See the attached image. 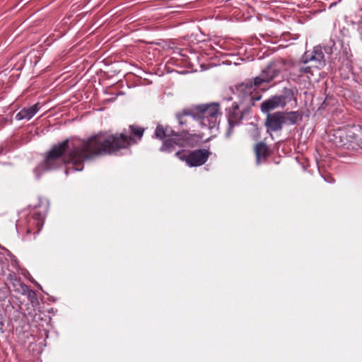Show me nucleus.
Segmentation results:
<instances>
[{"mask_svg":"<svg viewBox=\"0 0 362 362\" xmlns=\"http://www.w3.org/2000/svg\"><path fill=\"white\" fill-rule=\"evenodd\" d=\"M355 142L358 144V146L355 150H358L359 148L362 149V134L361 135L356 134V139H354Z\"/></svg>","mask_w":362,"mask_h":362,"instance_id":"5701e85b","label":"nucleus"},{"mask_svg":"<svg viewBox=\"0 0 362 362\" xmlns=\"http://www.w3.org/2000/svg\"><path fill=\"white\" fill-rule=\"evenodd\" d=\"M281 72V67L279 64L276 63H271L265 69L262 70L261 74L266 79L267 83H269L278 77Z\"/></svg>","mask_w":362,"mask_h":362,"instance_id":"2eb2a0df","label":"nucleus"},{"mask_svg":"<svg viewBox=\"0 0 362 362\" xmlns=\"http://www.w3.org/2000/svg\"><path fill=\"white\" fill-rule=\"evenodd\" d=\"M197 114V125L204 128L213 129L216 127L221 112L217 103L204 104L194 107Z\"/></svg>","mask_w":362,"mask_h":362,"instance_id":"20e7f679","label":"nucleus"},{"mask_svg":"<svg viewBox=\"0 0 362 362\" xmlns=\"http://www.w3.org/2000/svg\"><path fill=\"white\" fill-rule=\"evenodd\" d=\"M180 136L183 140L184 148L185 146L193 147L199 144L203 139V134H191L188 130H183L180 132Z\"/></svg>","mask_w":362,"mask_h":362,"instance_id":"dca6fc26","label":"nucleus"},{"mask_svg":"<svg viewBox=\"0 0 362 362\" xmlns=\"http://www.w3.org/2000/svg\"><path fill=\"white\" fill-rule=\"evenodd\" d=\"M293 90L284 88L282 95H275L264 100L260 105V110L263 113L267 114V115L272 114V111L279 107H284L287 103L293 99Z\"/></svg>","mask_w":362,"mask_h":362,"instance_id":"0eeeda50","label":"nucleus"},{"mask_svg":"<svg viewBox=\"0 0 362 362\" xmlns=\"http://www.w3.org/2000/svg\"><path fill=\"white\" fill-rule=\"evenodd\" d=\"M183 142L182 138L179 134L176 136L164 139L159 150L166 153H176L177 146L181 148H184Z\"/></svg>","mask_w":362,"mask_h":362,"instance_id":"f8f14e48","label":"nucleus"},{"mask_svg":"<svg viewBox=\"0 0 362 362\" xmlns=\"http://www.w3.org/2000/svg\"><path fill=\"white\" fill-rule=\"evenodd\" d=\"M324 52L329 55H331L333 52L332 46H325L323 47Z\"/></svg>","mask_w":362,"mask_h":362,"instance_id":"b1692460","label":"nucleus"},{"mask_svg":"<svg viewBox=\"0 0 362 362\" xmlns=\"http://www.w3.org/2000/svg\"><path fill=\"white\" fill-rule=\"evenodd\" d=\"M144 131L145 129L140 126L131 124L128 129H124L120 133L100 132L88 139L85 148H89L90 151L82 158L115 154L120 150L136 144L143 137Z\"/></svg>","mask_w":362,"mask_h":362,"instance_id":"f257e3e1","label":"nucleus"},{"mask_svg":"<svg viewBox=\"0 0 362 362\" xmlns=\"http://www.w3.org/2000/svg\"><path fill=\"white\" fill-rule=\"evenodd\" d=\"M325 181H327V182H330V183H332V182H334V178H333V177H328L327 178H325Z\"/></svg>","mask_w":362,"mask_h":362,"instance_id":"a878e982","label":"nucleus"},{"mask_svg":"<svg viewBox=\"0 0 362 362\" xmlns=\"http://www.w3.org/2000/svg\"><path fill=\"white\" fill-rule=\"evenodd\" d=\"M45 217V213L42 214V213H39V212H35L33 214V219L35 221H36L35 224L37 227V232H39L40 228L42 227Z\"/></svg>","mask_w":362,"mask_h":362,"instance_id":"6ab92c4d","label":"nucleus"},{"mask_svg":"<svg viewBox=\"0 0 362 362\" xmlns=\"http://www.w3.org/2000/svg\"><path fill=\"white\" fill-rule=\"evenodd\" d=\"M354 139L355 133L351 131L337 130L333 134L331 141L337 148L354 150L358 146Z\"/></svg>","mask_w":362,"mask_h":362,"instance_id":"1a4fd4ad","label":"nucleus"},{"mask_svg":"<svg viewBox=\"0 0 362 362\" xmlns=\"http://www.w3.org/2000/svg\"><path fill=\"white\" fill-rule=\"evenodd\" d=\"M7 280L9 281L13 286H16L17 284L21 285L20 278L18 277L16 274L14 272H11L8 273L7 276Z\"/></svg>","mask_w":362,"mask_h":362,"instance_id":"4be33fe9","label":"nucleus"},{"mask_svg":"<svg viewBox=\"0 0 362 362\" xmlns=\"http://www.w3.org/2000/svg\"><path fill=\"white\" fill-rule=\"evenodd\" d=\"M197 116V114H196L194 107L184 109L175 115L179 125L185 127V130L188 131H191L197 124L198 119Z\"/></svg>","mask_w":362,"mask_h":362,"instance_id":"9d476101","label":"nucleus"},{"mask_svg":"<svg viewBox=\"0 0 362 362\" xmlns=\"http://www.w3.org/2000/svg\"><path fill=\"white\" fill-rule=\"evenodd\" d=\"M87 142L88 139L84 140L81 145L74 147L70 151H69V139L54 144L46 153L44 160L35 168V172L36 173H41L47 170H54L60 167L62 163L72 165L71 167L66 169L65 173L66 175L71 172L82 170L84 161L93 158H82L90 151L89 148H85V144Z\"/></svg>","mask_w":362,"mask_h":362,"instance_id":"f03ea898","label":"nucleus"},{"mask_svg":"<svg viewBox=\"0 0 362 362\" xmlns=\"http://www.w3.org/2000/svg\"><path fill=\"white\" fill-rule=\"evenodd\" d=\"M21 287L22 289V294L27 296L28 300L33 306L39 304L38 298L35 291L30 289L25 284H21Z\"/></svg>","mask_w":362,"mask_h":362,"instance_id":"a211bd4d","label":"nucleus"},{"mask_svg":"<svg viewBox=\"0 0 362 362\" xmlns=\"http://www.w3.org/2000/svg\"><path fill=\"white\" fill-rule=\"evenodd\" d=\"M251 109L246 106L234 102L230 107L226 109L228 127L226 132V136H231L233 129L239 125L245 115L250 114Z\"/></svg>","mask_w":362,"mask_h":362,"instance_id":"39448f33","label":"nucleus"},{"mask_svg":"<svg viewBox=\"0 0 362 362\" xmlns=\"http://www.w3.org/2000/svg\"><path fill=\"white\" fill-rule=\"evenodd\" d=\"M313 68H315L314 66H300L298 69L299 75H302L303 74H305L308 75V77H309V75L313 76Z\"/></svg>","mask_w":362,"mask_h":362,"instance_id":"412c9836","label":"nucleus"},{"mask_svg":"<svg viewBox=\"0 0 362 362\" xmlns=\"http://www.w3.org/2000/svg\"><path fill=\"white\" fill-rule=\"evenodd\" d=\"M301 119L302 114L298 111H277L267 115L264 126L267 132L271 134L281 131L284 124L294 125Z\"/></svg>","mask_w":362,"mask_h":362,"instance_id":"7ed1b4c3","label":"nucleus"},{"mask_svg":"<svg viewBox=\"0 0 362 362\" xmlns=\"http://www.w3.org/2000/svg\"><path fill=\"white\" fill-rule=\"evenodd\" d=\"M254 152L256 156V163L259 165L265 161L272 154V151L268 145L264 141H259L254 146Z\"/></svg>","mask_w":362,"mask_h":362,"instance_id":"ddd939ff","label":"nucleus"},{"mask_svg":"<svg viewBox=\"0 0 362 362\" xmlns=\"http://www.w3.org/2000/svg\"><path fill=\"white\" fill-rule=\"evenodd\" d=\"M263 83H267V81L263 76V75L260 73L259 75L254 78L252 81V86H254L255 89L260 87Z\"/></svg>","mask_w":362,"mask_h":362,"instance_id":"aec40b11","label":"nucleus"},{"mask_svg":"<svg viewBox=\"0 0 362 362\" xmlns=\"http://www.w3.org/2000/svg\"><path fill=\"white\" fill-rule=\"evenodd\" d=\"M235 89L239 99L238 103L243 105L247 108L251 109L255 103L262 98L261 95L255 94V89L252 86V81L250 79L237 85Z\"/></svg>","mask_w":362,"mask_h":362,"instance_id":"423d86ee","label":"nucleus"},{"mask_svg":"<svg viewBox=\"0 0 362 362\" xmlns=\"http://www.w3.org/2000/svg\"><path fill=\"white\" fill-rule=\"evenodd\" d=\"M2 150H3L2 148L0 147V153H1Z\"/></svg>","mask_w":362,"mask_h":362,"instance_id":"bb28decb","label":"nucleus"},{"mask_svg":"<svg viewBox=\"0 0 362 362\" xmlns=\"http://www.w3.org/2000/svg\"><path fill=\"white\" fill-rule=\"evenodd\" d=\"M179 134H180V132H175L171 127L168 125H163L160 124H158L156 126L154 132L155 136L160 140H164L168 138L174 137Z\"/></svg>","mask_w":362,"mask_h":362,"instance_id":"4468645a","label":"nucleus"},{"mask_svg":"<svg viewBox=\"0 0 362 362\" xmlns=\"http://www.w3.org/2000/svg\"><path fill=\"white\" fill-rule=\"evenodd\" d=\"M315 62V68L320 69L326 64L324 52L321 46H315L312 52H305L301 59V62L307 64L309 62Z\"/></svg>","mask_w":362,"mask_h":362,"instance_id":"9b49d317","label":"nucleus"},{"mask_svg":"<svg viewBox=\"0 0 362 362\" xmlns=\"http://www.w3.org/2000/svg\"><path fill=\"white\" fill-rule=\"evenodd\" d=\"M40 110L39 103H36L28 107H23L16 115L18 120L30 119Z\"/></svg>","mask_w":362,"mask_h":362,"instance_id":"f3484780","label":"nucleus"},{"mask_svg":"<svg viewBox=\"0 0 362 362\" xmlns=\"http://www.w3.org/2000/svg\"><path fill=\"white\" fill-rule=\"evenodd\" d=\"M211 151L207 149H197L188 153L181 149L176 151L175 156L182 161L186 162L189 167H198L204 165L209 159Z\"/></svg>","mask_w":362,"mask_h":362,"instance_id":"6e6552de","label":"nucleus"},{"mask_svg":"<svg viewBox=\"0 0 362 362\" xmlns=\"http://www.w3.org/2000/svg\"><path fill=\"white\" fill-rule=\"evenodd\" d=\"M254 132H255V134H254V139L255 140L258 139L259 137V135H260V132L258 128L255 127V129H254Z\"/></svg>","mask_w":362,"mask_h":362,"instance_id":"393cba45","label":"nucleus"}]
</instances>
